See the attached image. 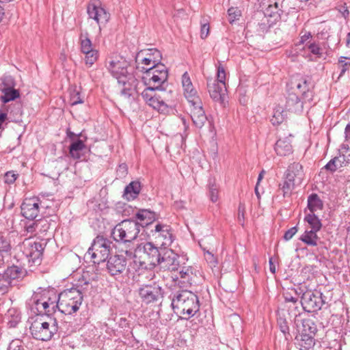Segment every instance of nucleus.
I'll return each mask as SVG.
<instances>
[{"label":"nucleus","mask_w":350,"mask_h":350,"mask_svg":"<svg viewBox=\"0 0 350 350\" xmlns=\"http://www.w3.org/2000/svg\"><path fill=\"white\" fill-rule=\"evenodd\" d=\"M107 68L118 80V83L123 85V94L130 95L131 91L135 90L137 80L126 59L120 56L112 57L109 62Z\"/></svg>","instance_id":"obj_1"},{"label":"nucleus","mask_w":350,"mask_h":350,"mask_svg":"<svg viewBox=\"0 0 350 350\" xmlns=\"http://www.w3.org/2000/svg\"><path fill=\"white\" fill-rule=\"evenodd\" d=\"M172 306L176 314L188 319L199 310V301L194 293L183 291L172 299Z\"/></svg>","instance_id":"obj_2"},{"label":"nucleus","mask_w":350,"mask_h":350,"mask_svg":"<svg viewBox=\"0 0 350 350\" xmlns=\"http://www.w3.org/2000/svg\"><path fill=\"white\" fill-rule=\"evenodd\" d=\"M55 319L46 316H38L31 323L30 330L31 335L36 339L49 340L57 332Z\"/></svg>","instance_id":"obj_3"},{"label":"nucleus","mask_w":350,"mask_h":350,"mask_svg":"<svg viewBox=\"0 0 350 350\" xmlns=\"http://www.w3.org/2000/svg\"><path fill=\"white\" fill-rule=\"evenodd\" d=\"M161 252L151 243L139 245L135 250V261L146 269H151L160 262Z\"/></svg>","instance_id":"obj_4"},{"label":"nucleus","mask_w":350,"mask_h":350,"mask_svg":"<svg viewBox=\"0 0 350 350\" xmlns=\"http://www.w3.org/2000/svg\"><path fill=\"white\" fill-rule=\"evenodd\" d=\"M82 301L83 296L79 290L66 289L59 294L57 306L62 313L72 314L79 309Z\"/></svg>","instance_id":"obj_5"},{"label":"nucleus","mask_w":350,"mask_h":350,"mask_svg":"<svg viewBox=\"0 0 350 350\" xmlns=\"http://www.w3.org/2000/svg\"><path fill=\"white\" fill-rule=\"evenodd\" d=\"M139 232V226L137 222L124 220L115 226L112 237L116 241L129 242L135 239Z\"/></svg>","instance_id":"obj_6"},{"label":"nucleus","mask_w":350,"mask_h":350,"mask_svg":"<svg viewBox=\"0 0 350 350\" xmlns=\"http://www.w3.org/2000/svg\"><path fill=\"white\" fill-rule=\"evenodd\" d=\"M161 54L155 49L142 50L135 57L137 68L143 74L161 64Z\"/></svg>","instance_id":"obj_7"},{"label":"nucleus","mask_w":350,"mask_h":350,"mask_svg":"<svg viewBox=\"0 0 350 350\" xmlns=\"http://www.w3.org/2000/svg\"><path fill=\"white\" fill-rule=\"evenodd\" d=\"M168 71L163 64H159L156 67L145 72L142 79L146 88L159 89L167 81Z\"/></svg>","instance_id":"obj_8"},{"label":"nucleus","mask_w":350,"mask_h":350,"mask_svg":"<svg viewBox=\"0 0 350 350\" xmlns=\"http://www.w3.org/2000/svg\"><path fill=\"white\" fill-rule=\"evenodd\" d=\"M110 245L108 241L103 237H96L92 246L88 250V254L91 255L94 263L99 264L104 262L109 256Z\"/></svg>","instance_id":"obj_9"},{"label":"nucleus","mask_w":350,"mask_h":350,"mask_svg":"<svg viewBox=\"0 0 350 350\" xmlns=\"http://www.w3.org/2000/svg\"><path fill=\"white\" fill-rule=\"evenodd\" d=\"M148 236L156 245L161 247H169L173 241L171 228L166 224H157L154 228L150 230Z\"/></svg>","instance_id":"obj_10"},{"label":"nucleus","mask_w":350,"mask_h":350,"mask_svg":"<svg viewBox=\"0 0 350 350\" xmlns=\"http://www.w3.org/2000/svg\"><path fill=\"white\" fill-rule=\"evenodd\" d=\"M323 304L321 293L317 291H306L301 297V305L303 308L312 312L320 310Z\"/></svg>","instance_id":"obj_11"},{"label":"nucleus","mask_w":350,"mask_h":350,"mask_svg":"<svg viewBox=\"0 0 350 350\" xmlns=\"http://www.w3.org/2000/svg\"><path fill=\"white\" fill-rule=\"evenodd\" d=\"M87 10L89 17L97 23L100 31V25L106 24L109 20V13L105 10L98 0L91 1L88 5Z\"/></svg>","instance_id":"obj_12"},{"label":"nucleus","mask_w":350,"mask_h":350,"mask_svg":"<svg viewBox=\"0 0 350 350\" xmlns=\"http://www.w3.org/2000/svg\"><path fill=\"white\" fill-rule=\"evenodd\" d=\"M154 88H145L142 92V97L144 101L152 108L158 111H163L167 107L165 96L157 94Z\"/></svg>","instance_id":"obj_13"},{"label":"nucleus","mask_w":350,"mask_h":350,"mask_svg":"<svg viewBox=\"0 0 350 350\" xmlns=\"http://www.w3.org/2000/svg\"><path fill=\"white\" fill-rule=\"evenodd\" d=\"M41 200L37 197L25 198L21 205V213L27 219L37 218L40 213Z\"/></svg>","instance_id":"obj_14"},{"label":"nucleus","mask_w":350,"mask_h":350,"mask_svg":"<svg viewBox=\"0 0 350 350\" xmlns=\"http://www.w3.org/2000/svg\"><path fill=\"white\" fill-rule=\"evenodd\" d=\"M189 111L193 124L198 128H202L206 122L207 118L202 107V100L189 103Z\"/></svg>","instance_id":"obj_15"},{"label":"nucleus","mask_w":350,"mask_h":350,"mask_svg":"<svg viewBox=\"0 0 350 350\" xmlns=\"http://www.w3.org/2000/svg\"><path fill=\"white\" fill-rule=\"evenodd\" d=\"M142 301L149 304L157 301L161 296V289L156 285H145L139 289Z\"/></svg>","instance_id":"obj_16"},{"label":"nucleus","mask_w":350,"mask_h":350,"mask_svg":"<svg viewBox=\"0 0 350 350\" xmlns=\"http://www.w3.org/2000/svg\"><path fill=\"white\" fill-rule=\"evenodd\" d=\"M43 248L40 243L26 240L24 242V253L33 262H40Z\"/></svg>","instance_id":"obj_17"},{"label":"nucleus","mask_w":350,"mask_h":350,"mask_svg":"<svg viewBox=\"0 0 350 350\" xmlns=\"http://www.w3.org/2000/svg\"><path fill=\"white\" fill-rule=\"evenodd\" d=\"M208 90L211 97L216 102L219 103L223 106H225V103L227 98V87L220 85L216 83V81H209L207 84Z\"/></svg>","instance_id":"obj_18"},{"label":"nucleus","mask_w":350,"mask_h":350,"mask_svg":"<svg viewBox=\"0 0 350 350\" xmlns=\"http://www.w3.org/2000/svg\"><path fill=\"white\" fill-rule=\"evenodd\" d=\"M182 87L184 96L189 103L196 100L198 102L201 99L187 72L182 76Z\"/></svg>","instance_id":"obj_19"},{"label":"nucleus","mask_w":350,"mask_h":350,"mask_svg":"<svg viewBox=\"0 0 350 350\" xmlns=\"http://www.w3.org/2000/svg\"><path fill=\"white\" fill-rule=\"evenodd\" d=\"M126 266V258L119 255L111 256L107 263V269L111 275L122 273L125 270Z\"/></svg>","instance_id":"obj_20"},{"label":"nucleus","mask_w":350,"mask_h":350,"mask_svg":"<svg viewBox=\"0 0 350 350\" xmlns=\"http://www.w3.org/2000/svg\"><path fill=\"white\" fill-rule=\"evenodd\" d=\"M56 295L53 292L47 290L41 291L40 301H44L38 312L48 314L51 310H53L57 304H55Z\"/></svg>","instance_id":"obj_21"},{"label":"nucleus","mask_w":350,"mask_h":350,"mask_svg":"<svg viewBox=\"0 0 350 350\" xmlns=\"http://www.w3.org/2000/svg\"><path fill=\"white\" fill-rule=\"evenodd\" d=\"M286 177L300 186L305 177L302 165L299 163L291 164L287 169Z\"/></svg>","instance_id":"obj_22"},{"label":"nucleus","mask_w":350,"mask_h":350,"mask_svg":"<svg viewBox=\"0 0 350 350\" xmlns=\"http://www.w3.org/2000/svg\"><path fill=\"white\" fill-rule=\"evenodd\" d=\"M161 255L160 256V262L159 265H161L162 267L165 269H174L176 265L178 256L172 250L164 249L161 251Z\"/></svg>","instance_id":"obj_23"},{"label":"nucleus","mask_w":350,"mask_h":350,"mask_svg":"<svg viewBox=\"0 0 350 350\" xmlns=\"http://www.w3.org/2000/svg\"><path fill=\"white\" fill-rule=\"evenodd\" d=\"M276 154L281 157H286L293 152L291 141L289 137L279 139L275 145Z\"/></svg>","instance_id":"obj_24"},{"label":"nucleus","mask_w":350,"mask_h":350,"mask_svg":"<svg viewBox=\"0 0 350 350\" xmlns=\"http://www.w3.org/2000/svg\"><path fill=\"white\" fill-rule=\"evenodd\" d=\"M136 217L142 222V226H148L158 219L157 215L154 212L147 209L139 211L136 214Z\"/></svg>","instance_id":"obj_25"},{"label":"nucleus","mask_w":350,"mask_h":350,"mask_svg":"<svg viewBox=\"0 0 350 350\" xmlns=\"http://www.w3.org/2000/svg\"><path fill=\"white\" fill-rule=\"evenodd\" d=\"M349 162V160H347L344 154H340L338 157H336L332 159L325 165V167L332 172H335L338 169L346 166Z\"/></svg>","instance_id":"obj_26"},{"label":"nucleus","mask_w":350,"mask_h":350,"mask_svg":"<svg viewBox=\"0 0 350 350\" xmlns=\"http://www.w3.org/2000/svg\"><path fill=\"white\" fill-rule=\"evenodd\" d=\"M299 240L308 245L317 246L319 240L317 232L312 230H306L300 236Z\"/></svg>","instance_id":"obj_27"},{"label":"nucleus","mask_w":350,"mask_h":350,"mask_svg":"<svg viewBox=\"0 0 350 350\" xmlns=\"http://www.w3.org/2000/svg\"><path fill=\"white\" fill-rule=\"evenodd\" d=\"M80 51L82 54L96 49L88 37L87 33H81L79 38Z\"/></svg>","instance_id":"obj_28"},{"label":"nucleus","mask_w":350,"mask_h":350,"mask_svg":"<svg viewBox=\"0 0 350 350\" xmlns=\"http://www.w3.org/2000/svg\"><path fill=\"white\" fill-rule=\"evenodd\" d=\"M140 191V184L138 182H131L124 189V197L127 200H134Z\"/></svg>","instance_id":"obj_29"},{"label":"nucleus","mask_w":350,"mask_h":350,"mask_svg":"<svg viewBox=\"0 0 350 350\" xmlns=\"http://www.w3.org/2000/svg\"><path fill=\"white\" fill-rule=\"evenodd\" d=\"M323 202L316 193L311 194L308 199V207L311 213L321 210L323 208Z\"/></svg>","instance_id":"obj_30"},{"label":"nucleus","mask_w":350,"mask_h":350,"mask_svg":"<svg viewBox=\"0 0 350 350\" xmlns=\"http://www.w3.org/2000/svg\"><path fill=\"white\" fill-rule=\"evenodd\" d=\"M317 332V326L312 319H304L302 321V329L301 332L310 336H315Z\"/></svg>","instance_id":"obj_31"},{"label":"nucleus","mask_w":350,"mask_h":350,"mask_svg":"<svg viewBox=\"0 0 350 350\" xmlns=\"http://www.w3.org/2000/svg\"><path fill=\"white\" fill-rule=\"evenodd\" d=\"M299 185L292 180L286 178L285 176L284 180L282 184L280 185V189L282 190L284 197L290 196L293 190Z\"/></svg>","instance_id":"obj_32"},{"label":"nucleus","mask_w":350,"mask_h":350,"mask_svg":"<svg viewBox=\"0 0 350 350\" xmlns=\"http://www.w3.org/2000/svg\"><path fill=\"white\" fill-rule=\"evenodd\" d=\"M285 110L282 107H278L273 112L271 118V122L274 126L281 124L286 118Z\"/></svg>","instance_id":"obj_33"},{"label":"nucleus","mask_w":350,"mask_h":350,"mask_svg":"<svg viewBox=\"0 0 350 350\" xmlns=\"http://www.w3.org/2000/svg\"><path fill=\"white\" fill-rule=\"evenodd\" d=\"M304 221L309 224L312 230L319 232L322 227L320 219L314 213L307 214L304 217Z\"/></svg>","instance_id":"obj_34"},{"label":"nucleus","mask_w":350,"mask_h":350,"mask_svg":"<svg viewBox=\"0 0 350 350\" xmlns=\"http://www.w3.org/2000/svg\"><path fill=\"white\" fill-rule=\"evenodd\" d=\"M217 68L216 80L214 81H216V83H218L220 85L227 87L228 72L226 69L220 63L218 64Z\"/></svg>","instance_id":"obj_35"},{"label":"nucleus","mask_w":350,"mask_h":350,"mask_svg":"<svg viewBox=\"0 0 350 350\" xmlns=\"http://www.w3.org/2000/svg\"><path fill=\"white\" fill-rule=\"evenodd\" d=\"M83 55H84V62L85 66L90 68L98 61L99 57V51L98 49H95Z\"/></svg>","instance_id":"obj_36"},{"label":"nucleus","mask_w":350,"mask_h":350,"mask_svg":"<svg viewBox=\"0 0 350 350\" xmlns=\"http://www.w3.org/2000/svg\"><path fill=\"white\" fill-rule=\"evenodd\" d=\"M85 148V144L81 140H77L73 142L70 146V154L72 157L75 159H79L80 155L78 151L83 150Z\"/></svg>","instance_id":"obj_37"},{"label":"nucleus","mask_w":350,"mask_h":350,"mask_svg":"<svg viewBox=\"0 0 350 350\" xmlns=\"http://www.w3.org/2000/svg\"><path fill=\"white\" fill-rule=\"evenodd\" d=\"M20 94L17 90L8 88L4 90V94L1 96V100L6 103L18 98Z\"/></svg>","instance_id":"obj_38"},{"label":"nucleus","mask_w":350,"mask_h":350,"mask_svg":"<svg viewBox=\"0 0 350 350\" xmlns=\"http://www.w3.org/2000/svg\"><path fill=\"white\" fill-rule=\"evenodd\" d=\"M241 15L242 12L237 7H231L228 10V21L231 24L234 21L239 20Z\"/></svg>","instance_id":"obj_39"},{"label":"nucleus","mask_w":350,"mask_h":350,"mask_svg":"<svg viewBox=\"0 0 350 350\" xmlns=\"http://www.w3.org/2000/svg\"><path fill=\"white\" fill-rule=\"evenodd\" d=\"M304 48H307L310 52L317 58H321L323 56V49L315 42H309L306 43Z\"/></svg>","instance_id":"obj_40"},{"label":"nucleus","mask_w":350,"mask_h":350,"mask_svg":"<svg viewBox=\"0 0 350 350\" xmlns=\"http://www.w3.org/2000/svg\"><path fill=\"white\" fill-rule=\"evenodd\" d=\"M284 297L286 302H292L296 304L299 299V295L294 288L288 289L284 293Z\"/></svg>","instance_id":"obj_41"},{"label":"nucleus","mask_w":350,"mask_h":350,"mask_svg":"<svg viewBox=\"0 0 350 350\" xmlns=\"http://www.w3.org/2000/svg\"><path fill=\"white\" fill-rule=\"evenodd\" d=\"M301 341L303 344L301 345L305 349H309L314 345V336H310L306 333L301 332L300 334Z\"/></svg>","instance_id":"obj_42"},{"label":"nucleus","mask_w":350,"mask_h":350,"mask_svg":"<svg viewBox=\"0 0 350 350\" xmlns=\"http://www.w3.org/2000/svg\"><path fill=\"white\" fill-rule=\"evenodd\" d=\"M338 66L341 69L340 74V77H341L350 68V57H340L338 59Z\"/></svg>","instance_id":"obj_43"},{"label":"nucleus","mask_w":350,"mask_h":350,"mask_svg":"<svg viewBox=\"0 0 350 350\" xmlns=\"http://www.w3.org/2000/svg\"><path fill=\"white\" fill-rule=\"evenodd\" d=\"M203 250L204 251V258L206 260V262L208 263L209 266L213 269L214 267H216L217 265V258L213 255V254L209 250H206L205 247H203Z\"/></svg>","instance_id":"obj_44"},{"label":"nucleus","mask_w":350,"mask_h":350,"mask_svg":"<svg viewBox=\"0 0 350 350\" xmlns=\"http://www.w3.org/2000/svg\"><path fill=\"white\" fill-rule=\"evenodd\" d=\"M5 274L10 279H16L21 276V271L18 267L12 266L7 269Z\"/></svg>","instance_id":"obj_45"},{"label":"nucleus","mask_w":350,"mask_h":350,"mask_svg":"<svg viewBox=\"0 0 350 350\" xmlns=\"http://www.w3.org/2000/svg\"><path fill=\"white\" fill-rule=\"evenodd\" d=\"M295 84L296 85L297 89L299 91L300 93L303 94H304L308 90L307 81L304 79L296 80L295 81Z\"/></svg>","instance_id":"obj_46"},{"label":"nucleus","mask_w":350,"mask_h":350,"mask_svg":"<svg viewBox=\"0 0 350 350\" xmlns=\"http://www.w3.org/2000/svg\"><path fill=\"white\" fill-rule=\"evenodd\" d=\"M209 197L211 200L214 203L219 200V189L215 185L210 187Z\"/></svg>","instance_id":"obj_47"},{"label":"nucleus","mask_w":350,"mask_h":350,"mask_svg":"<svg viewBox=\"0 0 350 350\" xmlns=\"http://www.w3.org/2000/svg\"><path fill=\"white\" fill-rule=\"evenodd\" d=\"M245 206L243 204H239L238 208L237 219L239 224L243 226L245 222Z\"/></svg>","instance_id":"obj_48"},{"label":"nucleus","mask_w":350,"mask_h":350,"mask_svg":"<svg viewBox=\"0 0 350 350\" xmlns=\"http://www.w3.org/2000/svg\"><path fill=\"white\" fill-rule=\"evenodd\" d=\"M293 104L299 105V98L295 95H293L291 98H288V99L287 100L286 105V109L289 111L295 110V109L293 107Z\"/></svg>","instance_id":"obj_49"},{"label":"nucleus","mask_w":350,"mask_h":350,"mask_svg":"<svg viewBox=\"0 0 350 350\" xmlns=\"http://www.w3.org/2000/svg\"><path fill=\"white\" fill-rule=\"evenodd\" d=\"M70 102L72 105L82 103L83 99L80 96L79 92L74 91L70 95Z\"/></svg>","instance_id":"obj_50"},{"label":"nucleus","mask_w":350,"mask_h":350,"mask_svg":"<svg viewBox=\"0 0 350 350\" xmlns=\"http://www.w3.org/2000/svg\"><path fill=\"white\" fill-rule=\"evenodd\" d=\"M22 342L20 340H12L8 347V350H23Z\"/></svg>","instance_id":"obj_51"},{"label":"nucleus","mask_w":350,"mask_h":350,"mask_svg":"<svg viewBox=\"0 0 350 350\" xmlns=\"http://www.w3.org/2000/svg\"><path fill=\"white\" fill-rule=\"evenodd\" d=\"M18 177V174L12 172H8L5 174V183L7 184H12L15 182Z\"/></svg>","instance_id":"obj_52"},{"label":"nucleus","mask_w":350,"mask_h":350,"mask_svg":"<svg viewBox=\"0 0 350 350\" xmlns=\"http://www.w3.org/2000/svg\"><path fill=\"white\" fill-rule=\"evenodd\" d=\"M297 232L298 228L297 226L292 227L284 233V239L286 241H289Z\"/></svg>","instance_id":"obj_53"},{"label":"nucleus","mask_w":350,"mask_h":350,"mask_svg":"<svg viewBox=\"0 0 350 350\" xmlns=\"http://www.w3.org/2000/svg\"><path fill=\"white\" fill-rule=\"evenodd\" d=\"M10 250V243L2 237H0V252H8Z\"/></svg>","instance_id":"obj_54"},{"label":"nucleus","mask_w":350,"mask_h":350,"mask_svg":"<svg viewBox=\"0 0 350 350\" xmlns=\"http://www.w3.org/2000/svg\"><path fill=\"white\" fill-rule=\"evenodd\" d=\"M265 14L270 17H274L276 15L280 16L278 10H274L272 5H269L265 10Z\"/></svg>","instance_id":"obj_55"},{"label":"nucleus","mask_w":350,"mask_h":350,"mask_svg":"<svg viewBox=\"0 0 350 350\" xmlns=\"http://www.w3.org/2000/svg\"><path fill=\"white\" fill-rule=\"evenodd\" d=\"M40 295H41V292L36 293H35V295L33 297V303H34V304L36 306V308L38 311V309H40V306L42 305V303L44 301H40Z\"/></svg>","instance_id":"obj_56"},{"label":"nucleus","mask_w":350,"mask_h":350,"mask_svg":"<svg viewBox=\"0 0 350 350\" xmlns=\"http://www.w3.org/2000/svg\"><path fill=\"white\" fill-rule=\"evenodd\" d=\"M210 31V27L208 24H203L201 27L200 36L202 39L206 38Z\"/></svg>","instance_id":"obj_57"},{"label":"nucleus","mask_w":350,"mask_h":350,"mask_svg":"<svg viewBox=\"0 0 350 350\" xmlns=\"http://www.w3.org/2000/svg\"><path fill=\"white\" fill-rule=\"evenodd\" d=\"M180 277L182 279L186 280L187 281L189 280V278H191V275L192 274V271L189 268L186 269L185 270H181L179 272Z\"/></svg>","instance_id":"obj_58"},{"label":"nucleus","mask_w":350,"mask_h":350,"mask_svg":"<svg viewBox=\"0 0 350 350\" xmlns=\"http://www.w3.org/2000/svg\"><path fill=\"white\" fill-rule=\"evenodd\" d=\"M310 38H311L310 33H305L304 35H302L301 36L300 40L297 44L298 45L304 44L307 40L310 39Z\"/></svg>","instance_id":"obj_59"},{"label":"nucleus","mask_w":350,"mask_h":350,"mask_svg":"<svg viewBox=\"0 0 350 350\" xmlns=\"http://www.w3.org/2000/svg\"><path fill=\"white\" fill-rule=\"evenodd\" d=\"M269 269H270V271L272 273H275V265H274L273 262V258H271L269 259Z\"/></svg>","instance_id":"obj_60"},{"label":"nucleus","mask_w":350,"mask_h":350,"mask_svg":"<svg viewBox=\"0 0 350 350\" xmlns=\"http://www.w3.org/2000/svg\"><path fill=\"white\" fill-rule=\"evenodd\" d=\"M265 173V170H262L260 172V173L259 174L258 177V180H257V183H256L257 186H259L260 181L262 180V179L264 177Z\"/></svg>","instance_id":"obj_61"},{"label":"nucleus","mask_w":350,"mask_h":350,"mask_svg":"<svg viewBox=\"0 0 350 350\" xmlns=\"http://www.w3.org/2000/svg\"><path fill=\"white\" fill-rule=\"evenodd\" d=\"M345 136L347 138L350 139V124H348L345 131Z\"/></svg>","instance_id":"obj_62"},{"label":"nucleus","mask_w":350,"mask_h":350,"mask_svg":"<svg viewBox=\"0 0 350 350\" xmlns=\"http://www.w3.org/2000/svg\"><path fill=\"white\" fill-rule=\"evenodd\" d=\"M255 193H256V196L258 197V198H260V193L258 191V186H257V185L255 187Z\"/></svg>","instance_id":"obj_63"},{"label":"nucleus","mask_w":350,"mask_h":350,"mask_svg":"<svg viewBox=\"0 0 350 350\" xmlns=\"http://www.w3.org/2000/svg\"><path fill=\"white\" fill-rule=\"evenodd\" d=\"M350 44V32L347 34V45L349 46Z\"/></svg>","instance_id":"obj_64"}]
</instances>
